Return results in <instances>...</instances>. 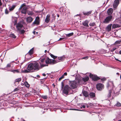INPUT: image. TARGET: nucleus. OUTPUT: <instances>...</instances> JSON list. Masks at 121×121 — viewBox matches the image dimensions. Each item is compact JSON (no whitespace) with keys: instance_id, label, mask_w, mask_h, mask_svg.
Instances as JSON below:
<instances>
[{"instance_id":"obj_59","label":"nucleus","mask_w":121,"mask_h":121,"mask_svg":"<svg viewBox=\"0 0 121 121\" xmlns=\"http://www.w3.org/2000/svg\"><path fill=\"white\" fill-rule=\"evenodd\" d=\"M119 53L120 54H121V50H120L119 52Z\"/></svg>"},{"instance_id":"obj_32","label":"nucleus","mask_w":121,"mask_h":121,"mask_svg":"<svg viewBox=\"0 0 121 121\" xmlns=\"http://www.w3.org/2000/svg\"><path fill=\"white\" fill-rule=\"evenodd\" d=\"M27 13L28 15H32L33 14V13L32 11H29L27 12Z\"/></svg>"},{"instance_id":"obj_10","label":"nucleus","mask_w":121,"mask_h":121,"mask_svg":"<svg viewBox=\"0 0 121 121\" xmlns=\"http://www.w3.org/2000/svg\"><path fill=\"white\" fill-rule=\"evenodd\" d=\"M40 20L39 17L38 16L36 17L35 19V21L33 23L32 25H34L36 24L38 25L39 24Z\"/></svg>"},{"instance_id":"obj_31","label":"nucleus","mask_w":121,"mask_h":121,"mask_svg":"<svg viewBox=\"0 0 121 121\" xmlns=\"http://www.w3.org/2000/svg\"><path fill=\"white\" fill-rule=\"evenodd\" d=\"M73 32L71 33L68 34H67L66 35V36L68 37H69L72 35H73Z\"/></svg>"},{"instance_id":"obj_4","label":"nucleus","mask_w":121,"mask_h":121,"mask_svg":"<svg viewBox=\"0 0 121 121\" xmlns=\"http://www.w3.org/2000/svg\"><path fill=\"white\" fill-rule=\"evenodd\" d=\"M22 8H23V9L21 11V12L25 14H26L27 7L25 6V4H22L19 10L21 9Z\"/></svg>"},{"instance_id":"obj_5","label":"nucleus","mask_w":121,"mask_h":121,"mask_svg":"<svg viewBox=\"0 0 121 121\" xmlns=\"http://www.w3.org/2000/svg\"><path fill=\"white\" fill-rule=\"evenodd\" d=\"M71 90V88H70L68 85H66L64 87L63 92L64 94L67 95L68 92Z\"/></svg>"},{"instance_id":"obj_54","label":"nucleus","mask_w":121,"mask_h":121,"mask_svg":"<svg viewBox=\"0 0 121 121\" xmlns=\"http://www.w3.org/2000/svg\"><path fill=\"white\" fill-rule=\"evenodd\" d=\"M85 108V106L84 105H82V107H81V108Z\"/></svg>"},{"instance_id":"obj_48","label":"nucleus","mask_w":121,"mask_h":121,"mask_svg":"<svg viewBox=\"0 0 121 121\" xmlns=\"http://www.w3.org/2000/svg\"><path fill=\"white\" fill-rule=\"evenodd\" d=\"M19 89L17 88H16L15 89H14L13 91L15 92L16 91H18V90Z\"/></svg>"},{"instance_id":"obj_17","label":"nucleus","mask_w":121,"mask_h":121,"mask_svg":"<svg viewBox=\"0 0 121 121\" xmlns=\"http://www.w3.org/2000/svg\"><path fill=\"white\" fill-rule=\"evenodd\" d=\"M50 15L49 14L47 15V16L45 20V22L47 23H48L49 22Z\"/></svg>"},{"instance_id":"obj_1","label":"nucleus","mask_w":121,"mask_h":121,"mask_svg":"<svg viewBox=\"0 0 121 121\" xmlns=\"http://www.w3.org/2000/svg\"><path fill=\"white\" fill-rule=\"evenodd\" d=\"M40 69L39 64L37 62L31 63L29 64L27 67V69L29 71L32 70H39Z\"/></svg>"},{"instance_id":"obj_15","label":"nucleus","mask_w":121,"mask_h":121,"mask_svg":"<svg viewBox=\"0 0 121 121\" xmlns=\"http://www.w3.org/2000/svg\"><path fill=\"white\" fill-rule=\"evenodd\" d=\"M33 20V19L31 17H29L26 18V21L28 23L31 22Z\"/></svg>"},{"instance_id":"obj_51","label":"nucleus","mask_w":121,"mask_h":121,"mask_svg":"<svg viewBox=\"0 0 121 121\" xmlns=\"http://www.w3.org/2000/svg\"><path fill=\"white\" fill-rule=\"evenodd\" d=\"M10 66V64H8L7 66V67H9Z\"/></svg>"},{"instance_id":"obj_23","label":"nucleus","mask_w":121,"mask_h":121,"mask_svg":"<svg viewBox=\"0 0 121 121\" xmlns=\"http://www.w3.org/2000/svg\"><path fill=\"white\" fill-rule=\"evenodd\" d=\"M92 11H90L88 12H83V13L85 15L88 16L91 14Z\"/></svg>"},{"instance_id":"obj_42","label":"nucleus","mask_w":121,"mask_h":121,"mask_svg":"<svg viewBox=\"0 0 121 121\" xmlns=\"http://www.w3.org/2000/svg\"><path fill=\"white\" fill-rule=\"evenodd\" d=\"M64 77L63 75H62V76L59 78L58 79V80L59 81H60L61 80L62 78H63Z\"/></svg>"},{"instance_id":"obj_16","label":"nucleus","mask_w":121,"mask_h":121,"mask_svg":"<svg viewBox=\"0 0 121 121\" xmlns=\"http://www.w3.org/2000/svg\"><path fill=\"white\" fill-rule=\"evenodd\" d=\"M82 93L83 96L85 97H87L88 96L89 94L87 92L83 90Z\"/></svg>"},{"instance_id":"obj_56","label":"nucleus","mask_w":121,"mask_h":121,"mask_svg":"<svg viewBox=\"0 0 121 121\" xmlns=\"http://www.w3.org/2000/svg\"><path fill=\"white\" fill-rule=\"evenodd\" d=\"M42 75L43 76H45L46 75L44 73H43L42 74Z\"/></svg>"},{"instance_id":"obj_20","label":"nucleus","mask_w":121,"mask_h":121,"mask_svg":"<svg viewBox=\"0 0 121 121\" xmlns=\"http://www.w3.org/2000/svg\"><path fill=\"white\" fill-rule=\"evenodd\" d=\"M120 26L117 24H113L112 25V29H115L117 27H119Z\"/></svg>"},{"instance_id":"obj_53","label":"nucleus","mask_w":121,"mask_h":121,"mask_svg":"<svg viewBox=\"0 0 121 121\" xmlns=\"http://www.w3.org/2000/svg\"><path fill=\"white\" fill-rule=\"evenodd\" d=\"M2 5V3L1 1V0H0V6H1Z\"/></svg>"},{"instance_id":"obj_26","label":"nucleus","mask_w":121,"mask_h":121,"mask_svg":"<svg viewBox=\"0 0 121 121\" xmlns=\"http://www.w3.org/2000/svg\"><path fill=\"white\" fill-rule=\"evenodd\" d=\"M89 95L91 98H93L95 96V94L94 93L91 92L89 94Z\"/></svg>"},{"instance_id":"obj_39","label":"nucleus","mask_w":121,"mask_h":121,"mask_svg":"<svg viewBox=\"0 0 121 121\" xmlns=\"http://www.w3.org/2000/svg\"><path fill=\"white\" fill-rule=\"evenodd\" d=\"M64 80L63 82H61V88L62 89L64 87Z\"/></svg>"},{"instance_id":"obj_33","label":"nucleus","mask_w":121,"mask_h":121,"mask_svg":"<svg viewBox=\"0 0 121 121\" xmlns=\"http://www.w3.org/2000/svg\"><path fill=\"white\" fill-rule=\"evenodd\" d=\"M11 72H12L13 73H15V72L18 73L19 71L18 69H15L13 70H10Z\"/></svg>"},{"instance_id":"obj_28","label":"nucleus","mask_w":121,"mask_h":121,"mask_svg":"<svg viewBox=\"0 0 121 121\" xmlns=\"http://www.w3.org/2000/svg\"><path fill=\"white\" fill-rule=\"evenodd\" d=\"M16 6L15 5L12 6L11 7L9 8V10L10 11H13L15 8Z\"/></svg>"},{"instance_id":"obj_44","label":"nucleus","mask_w":121,"mask_h":121,"mask_svg":"<svg viewBox=\"0 0 121 121\" xmlns=\"http://www.w3.org/2000/svg\"><path fill=\"white\" fill-rule=\"evenodd\" d=\"M29 72V71L26 69L24 71H22V72L23 73H27Z\"/></svg>"},{"instance_id":"obj_30","label":"nucleus","mask_w":121,"mask_h":121,"mask_svg":"<svg viewBox=\"0 0 121 121\" xmlns=\"http://www.w3.org/2000/svg\"><path fill=\"white\" fill-rule=\"evenodd\" d=\"M25 86L27 87V88H28L29 87V84L28 83V82L26 81L24 83Z\"/></svg>"},{"instance_id":"obj_13","label":"nucleus","mask_w":121,"mask_h":121,"mask_svg":"<svg viewBox=\"0 0 121 121\" xmlns=\"http://www.w3.org/2000/svg\"><path fill=\"white\" fill-rule=\"evenodd\" d=\"M65 58V56L64 55L63 56L60 57H58L57 58V59L58 60H56V61H58V62L60 61H63Z\"/></svg>"},{"instance_id":"obj_47","label":"nucleus","mask_w":121,"mask_h":121,"mask_svg":"<svg viewBox=\"0 0 121 121\" xmlns=\"http://www.w3.org/2000/svg\"><path fill=\"white\" fill-rule=\"evenodd\" d=\"M5 13L6 14H8V13L9 12L7 9H6L5 10Z\"/></svg>"},{"instance_id":"obj_45","label":"nucleus","mask_w":121,"mask_h":121,"mask_svg":"<svg viewBox=\"0 0 121 121\" xmlns=\"http://www.w3.org/2000/svg\"><path fill=\"white\" fill-rule=\"evenodd\" d=\"M66 11L65 8H63L62 10V12L63 13H66Z\"/></svg>"},{"instance_id":"obj_57","label":"nucleus","mask_w":121,"mask_h":121,"mask_svg":"<svg viewBox=\"0 0 121 121\" xmlns=\"http://www.w3.org/2000/svg\"><path fill=\"white\" fill-rule=\"evenodd\" d=\"M116 59L118 61H120V62H121V61L118 60L117 59Z\"/></svg>"},{"instance_id":"obj_25","label":"nucleus","mask_w":121,"mask_h":121,"mask_svg":"<svg viewBox=\"0 0 121 121\" xmlns=\"http://www.w3.org/2000/svg\"><path fill=\"white\" fill-rule=\"evenodd\" d=\"M118 48V46H116L114 47L113 48L110 49V50L111 52H113L115 50L117 49Z\"/></svg>"},{"instance_id":"obj_64","label":"nucleus","mask_w":121,"mask_h":121,"mask_svg":"<svg viewBox=\"0 0 121 121\" xmlns=\"http://www.w3.org/2000/svg\"><path fill=\"white\" fill-rule=\"evenodd\" d=\"M16 13L17 14H18V12H17Z\"/></svg>"},{"instance_id":"obj_61","label":"nucleus","mask_w":121,"mask_h":121,"mask_svg":"<svg viewBox=\"0 0 121 121\" xmlns=\"http://www.w3.org/2000/svg\"><path fill=\"white\" fill-rule=\"evenodd\" d=\"M116 74H117V75H119V73H117Z\"/></svg>"},{"instance_id":"obj_22","label":"nucleus","mask_w":121,"mask_h":121,"mask_svg":"<svg viewBox=\"0 0 121 121\" xmlns=\"http://www.w3.org/2000/svg\"><path fill=\"white\" fill-rule=\"evenodd\" d=\"M34 50V48H32L28 52V53L26 55H27L28 54H29L30 55H32L33 53Z\"/></svg>"},{"instance_id":"obj_40","label":"nucleus","mask_w":121,"mask_h":121,"mask_svg":"<svg viewBox=\"0 0 121 121\" xmlns=\"http://www.w3.org/2000/svg\"><path fill=\"white\" fill-rule=\"evenodd\" d=\"M19 31L20 32L21 34H24L25 32V31L23 30H21L20 31Z\"/></svg>"},{"instance_id":"obj_21","label":"nucleus","mask_w":121,"mask_h":121,"mask_svg":"<svg viewBox=\"0 0 121 121\" xmlns=\"http://www.w3.org/2000/svg\"><path fill=\"white\" fill-rule=\"evenodd\" d=\"M121 42V40H118L116 41L114 43V45L116 46H120L119 44H120Z\"/></svg>"},{"instance_id":"obj_9","label":"nucleus","mask_w":121,"mask_h":121,"mask_svg":"<svg viewBox=\"0 0 121 121\" xmlns=\"http://www.w3.org/2000/svg\"><path fill=\"white\" fill-rule=\"evenodd\" d=\"M112 16L111 15L108 16L103 21L104 23H109L112 20Z\"/></svg>"},{"instance_id":"obj_18","label":"nucleus","mask_w":121,"mask_h":121,"mask_svg":"<svg viewBox=\"0 0 121 121\" xmlns=\"http://www.w3.org/2000/svg\"><path fill=\"white\" fill-rule=\"evenodd\" d=\"M88 21L87 20H86L84 22L82 23V24L84 26L88 27L89 26L88 25Z\"/></svg>"},{"instance_id":"obj_24","label":"nucleus","mask_w":121,"mask_h":121,"mask_svg":"<svg viewBox=\"0 0 121 121\" xmlns=\"http://www.w3.org/2000/svg\"><path fill=\"white\" fill-rule=\"evenodd\" d=\"M89 79L88 77H86L82 78V80L85 82H86L88 81Z\"/></svg>"},{"instance_id":"obj_38","label":"nucleus","mask_w":121,"mask_h":121,"mask_svg":"<svg viewBox=\"0 0 121 121\" xmlns=\"http://www.w3.org/2000/svg\"><path fill=\"white\" fill-rule=\"evenodd\" d=\"M10 36L13 38H16V36H15L14 34H12L10 35Z\"/></svg>"},{"instance_id":"obj_3","label":"nucleus","mask_w":121,"mask_h":121,"mask_svg":"<svg viewBox=\"0 0 121 121\" xmlns=\"http://www.w3.org/2000/svg\"><path fill=\"white\" fill-rule=\"evenodd\" d=\"M58 62V61H56V60L50 59L48 58H47L45 60V63L47 64L49 63L54 64Z\"/></svg>"},{"instance_id":"obj_6","label":"nucleus","mask_w":121,"mask_h":121,"mask_svg":"<svg viewBox=\"0 0 121 121\" xmlns=\"http://www.w3.org/2000/svg\"><path fill=\"white\" fill-rule=\"evenodd\" d=\"M114 86L113 82L112 81H109L107 84V87L108 89L111 90L113 89Z\"/></svg>"},{"instance_id":"obj_34","label":"nucleus","mask_w":121,"mask_h":121,"mask_svg":"<svg viewBox=\"0 0 121 121\" xmlns=\"http://www.w3.org/2000/svg\"><path fill=\"white\" fill-rule=\"evenodd\" d=\"M95 25V22L90 23L89 24L90 26H94Z\"/></svg>"},{"instance_id":"obj_52","label":"nucleus","mask_w":121,"mask_h":121,"mask_svg":"<svg viewBox=\"0 0 121 121\" xmlns=\"http://www.w3.org/2000/svg\"><path fill=\"white\" fill-rule=\"evenodd\" d=\"M67 75V73L66 72H65V73L63 75L64 76H64H66Z\"/></svg>"},{"instance_id":"obj_29","label":"nucleus","mask_w":121,"mask_h":121,"mask_svg":"<svg viewBox=\"0 0 121 121\" xmlns=\"http://www.w3.org/2000/svg\"><path fill=\"white\" fill-rule=\"evenodd\" d=\"M21 80L22 79L21 78H20L18 79H16L15 80V82H20L21 81Z\"/></svg>"},{"instance_id":"obj_50","label":"nucleus","mask_w":121,"mask_h":121,"mask_svg":"<svg viewBox=\"0 0 121 121\" xmlns=\"http://www.w3.org/2000/svg\"><path fill=\"white\" fill-rule=\"evenodd\" d=\"M17 20H15L14 22V25H17Z\"/></svg>"},{"instance_id":"obj_58","label":"nucleus","mask_w":121,"mask_h":121,"mask_svg":"<svg viewBox=\"0 0 121 121\" xmlns=\"http://www.w3.org/2000/svg\"><path fill=\"white\" fill-rule=\"evenodd\" d=\"M37 76V77L38 78H39L40 77V76L39 75H38Z\"/></svg>"},{"instance_id":"obj_55","label":"nucleus","mask_w":121,"mask_h":121,"mask_svg":"<svg viewBox=\"0 0 121 121\" xmlns=\"http://www.w3.org/2000/svg\"><path fill=\"white\" fill-rule=\"evenodd\" d=\"M64 39V38H60V39L58 40V41H59V40H62L63 39Z\"/></svg>"},{"instance_id":"obj_8","label":"nucleus","mask_w":121,"mask_h":121,"mask_svg":"<svg viewBox=\"0 0 121 121\" xmlns=\"http://www.w3.org/2000/svg\"><path fill=\"white\" fill-rule=\"evenodd\" d=\"M23 25L21 22H20L17 24L16 27L18 30L20 31V30L23 28Z\"/></svg>"},{"instance_id":"obj_49","label":"nucleus","mask_w":121,"mask_h":121,"mask_svg":"<svg viewBox=\"0 0 121 121\" xmlns=\"http://www.w3.org/2000/svg\"><path fill=\"white\" fill-rule=\"evenodd\" d=\"M45 58H43L41 60V62L42 63H43V62L44 60H45Z\"/></svg>"},{"instance_id":"obj_12","label":"nucleus","mask_w":121,"mask_h":121,"mask_svg":"<svg viewBox=\"0 0 121 121\" xmlns=\"http://www.w3.org/2000/svg\"><path fill=\"white\" fill-rule=\"evenodd\" d=\"M119 4V0H115L113 4V8H116L118 6Z\"/></svg>"},{"instance_id":"obj_35","label":"nucleus","mask_w":121,"mask_h":121,"mask_svg":"<svg viewBox=\"0 0 121 121\" xmlns=\"http://www.w3.org/2000/svg\"><path fill=\"white\" fill-rule=\"evenodd\" d=\"M40 65H41V67H40V68H42L44 67H45V66H48V65H44L43 64V63L42 64H41L40 63Z\"/></svg>"},{"instance_id":"obj_27","label":"nucleus","mask_w":121,"mask_h":121,"mask_svg":"<svg viewBox=\"0 0 121 121\" xmlns=\"http://www.w3.org/2000/svg\"><path fill=\"white\" fill-rule=\"evenodd\" d=\"M111 90H109V93L107 95L108 98H110L111 97Z\"/></svg>"},{"instance_id":"obj_11","label":"nucleus","mask_w":121,"mask_h":121,"mask_svg":"<svg viewBox=\"0 0 121 121\" xmlns=\"http://www.w3.org/2000/svg\"><path fill=\"white\" fill-rule=\"evenodd\" d=\"M96 88L98 90L101 91L104 88V86L101 83H99L96 85Z\"/></svg>"},{"instance_id":"obj_36","label":"nucleus","mask_w":121,"mask_h":121,"mask_svg":"<svg viewBox=\"0 0 121 121\" xmlns=\"http://www.w3.org/2000/svg\"><path fill=\"white\" fill-rule=\"evenodd\" d=\"M50 55L54 59H55L57 57L56 56H54L51 53H50Z\"/></svg>"},{"instance_id":"obj_41","label":"nucleus","mask_w":121,"mask_h":121,"mask_svg":"<svg viewBox=\"0 0 121 121\" xmlns=\"http://www.w3.org/2000/svg\"><path fill=\"white\" fill-rule=\"evenodd\" d=\"M116 105L117 106H119L121 105V104L118 102H117V103L116 104Z\"/></svg>"},{"instance_id":"obj_19","label":"nucleus","mask_w":121,"mask_h":121,"mask_svg":"<svg viewBox=\"0 0 121 121\" xmlns=\"http://www.w3.org/2000/svg\"><path fill=\"white\" fill-rule=\"evenodd\" d=\"M113 12V10L112 8L109 9L107 13L108 15H110Z\"/></svg>"},{"instance_id":"obj_43","label":"nucleus","mask_w":121,"mask_h":121,"mask_svg":"<svg viewBox=\"0 0 121 121\" xmlns=\"http://www.w3.org/2000/svg\"><path fill=\"white\" fill-rule=\"evenodd\" d=\"M88 56H86L85 57H83L82 58H81V59H85L86 60L88 59Z\"/></svg>"},{"instance_id":"obj_63","label":"nucleus","mask_w":121,"mask_h":121,"mask_svg":"<svg viewBox=\"0 0 121 121\" xmlns=\"http://www.w3.org/2000/svg\"><path fill=\"white\" fill-rule=\"evenodd\" d=\"M57 16L58 17H59V15L57 14Z\"/></svg>"},{"instance_id":"obj_37","label":"nucleus","mask_w":121,"mask_h":121,"mask_svg":"<svg viewBox=\"0 0 121 121\" xmlns=\"http://www.w3.org/2000/svg\"><path fill=\"white\" fill-rule=\"evenodd\" d=\"M41 98L44 99H47L48 98V97L47 95H42L41 96Z\"/></svg>"},{"instance_id":"obj_60","label":"nucleus","mask_w":121,"mask_h":121,"mask_svg":"<svg viewBox=\"0 0 121 121\" xmlns=\"http://www.w3.org/2000/svg\"><path fill=\"white\" fill-rule=\"evenodd\" d=\"M105 80V79H101L102 80H103V81Z\"/></svg>"},{"instance_id":"obj_2","label":"nucleus","mask_w":121,"mask_h":121,"mask_svg":"<svg viewBox=\"0 0 121 121\" xmlns=\"http://www.w3.org/2000/svg\"><path fill=\"white\" fill-rule=\"evenodd\" d=\"M69 85L71 87V88L74 89L77 87V84L75 81H69Z\"/></svg>"},{"instance_id":"obj_14","label":"nucleus","mask_w":121,"mask_h":121,"mask_svg":"<svg viewBox=\"0 0 121 121\" xmlns=\"http://www.w3.org/2000/svg\"><path fill=\"white\" fill-rule=\"evenodd\" d=\"M112 26V24H111L108 25L106 28V30L108 32L110 31L111 30Z\"/></svg>"},{"instance_id":"obj_7","label":"nucleus","mask_w":121,"mask_h":121,"mask_svg":"<svg viewBox=\"0 0 121 121\" xmlns=\"http://www.w3.org/2000/svg\"><path fill=\"white\" fill-rule=\"evenodd\" d=\"M89 76L90 78H91L94 81H97L100 79L99 77L97 76L96 75H94L91 73H90Z\"/></svg>"},{"instance_id":"obj_46","label":"nucleus","mask_w":121,"mask_h":121,"mask_svg":"<svg viewBox=\"0 0 121 121\" xmlns=\"http://www.w3.org/2000/svg\"><path fill=\"white\" fill-rule=\"evenodd\" d=\"M46 78H44V79H41L40 81V82L41 84H42L44 82V80Z\"/></svg>"},{"instance_id":"obj_62","label":"nucleus","mask_w":121,"mask_h":121,"mask_svg":"<svg viewBox=\"0 0 121 121\" xmlns=\"http://www.w3.org/2000/svg\"><path fill=\"white\" fill-rule=\"evenodd\" d=\"M47 52V50H45V53H46Z\"/></svg>"}]
</instances>
